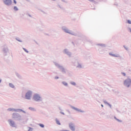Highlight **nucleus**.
<instances>
[{"mask_svg":"<svg viewBox=\"0 0 131 131\" xmlns=\"http://www.w3.org/2000/svg\"><path fill=\"white\" fill-rule=\"evenodd\" d=\"M1 82H2V80L1 79H0V83H1Z\"/></svg>","mask_w":131,"mask_h":131,"instance_id":"obj_30","label":"nucleus"},{"mask_svg":"<svg viewBox=\"0 0 131 131\" xmlns=\"http://www.w3.org/2000/svg\"><path fill=\"white\" fill-rule=\"evenodd\" d=\"M39 125L41 127H45V125H43V124H39Z\"/></svg>","mask_w":131,"mask_h":131,"instance_id":"obj_21","label":"nucleus"},{"mask_svg":"<svg viewBox=\"0 0 131 131\" xmlns=\"http://www.w3.org/2000/svg\"><path fill=\"white\" fill-rule=\"evenodd\" d=\"M56 122L57 124H58V125H61L60 121H59V120H58V119H56Z\"/></svg>","mask_w":131,"mask_h":131,"instance_id":"obj_14","label":"nucleus"},{"mask_svg":"<svg viewBox=\"0 0 131 131\" xmlns=\"http://www.w3.org/2000/svg\"><path fill=\"white\" fill-rule=\"evenodd\" d=\"M3 2L5 5H7V6H9V5H11L12 4V1L11 0H3Z\"/></svg>","mask_w":131,"mask_h":131,"instance_id":"obj_6","label":"nucleus"},{"mask_svg":"<svg viewBox=\"0 0 131 131\" xmlns=\"http://www.w3.org/2000/svg\"><path fill=\"white\" fill-rule=\"evenodd\" d=\"M71 84H73V85H75V82H72Z\"/></svg>","mask_w":131,"mask_h":131,"instance_id":"obj_25","label":"nucleus"},{"mask_svg":"<svg viewBox=\"0 0 131 131\" xmlns=\"http://www.w3.org/2000/svg\"><path fill=\"white\" fill-rule=\"evenodd\" d=\"M121 74L123 76H126V74H125V73L122 72L121 73Z\"/></svg>","mask_w":131,"mask_h":131,"instance_id":"obj_18","label":"nucleus"},{"mask_svg":"<svg viewBox=\"0 0 131 131\" xmlns=\"http://www.w3.org/2000/svg\"><path fill=\"white\" fill-rule=\"evenodd\" d=\"M13 115L14 116H16V114L14 113V114H13Z\"/></svg>","mask_w":131,"mask_h":131,"instance_id":"obj_29","label":"nucleus"},{"mask_svg":"<svg viewBox=\"0 0 131 131\" xmlns=\"http://www.w3.org/2000/svg\"><path fill=\"white\" fill-rule=\"evenodd\" d=\"M14 10H15V11H18V8H17V7L15 6L14 7Z\"/></svg>","mask_w":131,"mask_h":131,"instance_id":"obj_22","label":"nucleus"},{"mask_svg":"<svg viewBox=\"0 0 131 131\" xmlns=\"http://www.w3.org/2000/svg\"><path fill=\"white\" fill-rule=\"evenodd\" d=\"M13 2L14 4H17V2H16V0H13Z\"/></svg>","mask_w":131,"mask_h":131,"instance_id":"obj_26","label":"nucleus"},{"mask_svg":"<svg viewBox=\"0 0 131 131\" xmlns=\"http://www.w3.org/2000/svg\"><path fill=\"white\" fill-rule=\"evenodd\" d=\"M8 111H14V112H16L17 111V110L15 108H8Z\"/></svg>","mask_w":131,"mask_h":131,"instance_id":"obj_9","label":"nucleus"},{"mask_svg":"<svg viewBox=\"0 0 131 131\" xmlns=\"http://www.w3.org/2000/svg\"><path fill=\"white\" fill-rule=\"evenodd\" d=\"M123 48L125 49V50H126V51H128V47L123 46Z\"/></svg>","mask_w":131,"mask_h":131,"instance_id":"obj_15","label":"nucleus"},{"mask_svg":"<svg viewBox=\"0 0 131 131\" xmlns=\"http://www.w3.org/2000/svg\"><path fill=\"white\" fill-rule=\"evenodd\" d=\"M103 103L104 104H105V105H107L108 106H109V107H110V108H112V105L110 103H108V102H107V101L104 100Z\"/></svg>","mask_w":131,"mask_h":131,"instance_id":"obj_8","label":"nucleus"},{"mask_svg":"<svg viewBox=\"0 0 131 131\" xmlns=\"http://www.w3.org/2000/svg\"><path fill=\"white\" fill-rule=\"evenodd\" d=\"M123 84L125 88L129 89V88L131 86V78L128 77L127 78L124 80Z\"/></svg>","mask_w":131,"mask_h":131,"instance_id":"obj_1","label":"nucleus"},{"mask_svg":"<svg viewBox=\"0 0 131 131\" xmlns=\"http://www.w3.org/2000/svg\"><path fill=\"white\" fill-rule=\"evenodd\" d=\"M69 127L71 130L72 131L75 130V126H74V124H73V123H70L69 124Z\"/></svg>","mask_w":131,"mask_h":131,"instance_id":"obj_5","label":"nucleus"},{"mask_svg":"<svg viewBox=\"0 0 131 131\" xmlns=\"http://www.w3.org/2000/svg\"><path fill=\"white\" fill-rule=\"evenodd\" d=\"M64 31L66 32L67 33H70V34H71V33H70V31H69V30L67 29H64Z\"/></svg>","mask_w":131,"mask_h":131,"instance_id":"obj_12","label":"nucleus"},{"mask_svg":"<svg viewBox=\"0 0 131 131\" xmlns=\"http://www.w3.org/2000/svg\"><path fill=\"white\" fill-rule=\"evenodd\" d=\"M127 23H128V24H131V20L129 19L127 20Z\"/></svg>","mask_w":131,"mask_h":131,"instance_id":"obj_17","label":"nucleus"},{"mask_svg":"<svg viewBox=\"0 0 131 131\" xmlns=\"http://www.w3.org/2000/svg\"><path fill=\"white\" fill-rule=\"evenodd\" d=\"M33 99L34 101H39V100H40V96H39V95L38 94H35L34 96Z\"/></svg>","mask_w":131,"mask_h":131,"instance_id":"obj_4","label":"nucleus"},{"mask_svg":"<svg viewBox=\"0 0 131 131\" xmlns=\"http://www.w3.org/2000/svg\"><path fill=\"white\" fill-rule=\"evenodd\" d=\"M9 123L11 126L15 127V123L14 122V121H12V120H9Z\"/></svg>","mask_w":131,"mask_h":131,"instance_id":"obj_7","label":"nucleus"},{"mask_svg":"<svg viewBox=\"0 0 131 131\" xmlns=\"http://www.w3.org/2000/svg\"><path fill=\"white\" fill-rule=\"evenodd\" d=\"M53 1H55V0H53Z\"/></svg>","mask_w":131,"mask_h":131,"instance_id":"obj_31","label":"nucleus"},{"mask_svg":"<svg viewBox=\"0 0 131 131\" xmlns=\"http://www.w3.org/2000/svg\"><path fill=\"white\" fill-rule=\"evenodd\" d=\"M97 46H99L100 47H102L103 48H105V47H106V45H105V44H102V43L97 44Z\"/></svg>","mask_w":131,"mask_h":131,"instance_id":"obj_10","label":"nucleus"},{"mask_svg":"<svg viewBox=\"0 0 131 131\" xmlns=\"http://www.w3.org/2000/svg\"><path fill=\"white\" fill-rule=\"evenodd\" d=\"M103 53H104V50L99 51V54H103Z\"/></svg>","mask_w":131,"mask_h":131,"instance_id":"obj_19","label":"nucleus"},{"mask_svg":"<svg viewBox=\"0 0 131 131\" xmlns=\"http://www.w3.org/2000/svg\"><path fill=\"white\" fill-rule=\"evenodd\" d=\"M114 119H115V120L118 121V122H122V120L117 119V118H116V117H114Z\"/></svg>","mask_w":131,"mask_h":131,"instance_id":"obj_11","label":"nucleus"},{"mask_svg":"<svg viewBox=\"0 0 131 131\" xmlns=\"http://www.w3.org/2000/svg\"><path fill=\"white\" fill-rule=\"evenodd\" d=\"M31 95H32V92L31 91H28L26 94V99H27V100H30V97H31Z\"/></svg>","mask_w":131,"mask_h":131,"instance_id":"obj_2","label":"nucleus"},{"mask_svg":"<svg viewBox=\"0 0 131 131\" xmlns=\"http://www.w3.org/2000/svg\"><path fill=\"white\" fill-rule=\"evenodd\" d=\"M72 108H73L74 110H76V111H78V112H81L79 109H78L76 107L72 106Z\"/></svg>","mask_w":131,"mask_h":131,"instance_id":"obj_13","label":"nucleus"},{"mask_svg":"<svg viewBox=\"0 0 131 131\" xmlns=\"http://www.w3.org/2000/svg\"><path fill=\"white\" fill-rule=\"evenodd\" d=\"M23 50L26 52V53H28V51H27V50H26V49L25 48H23Z\"/></svg>","mask_w":131,"mask_h":131,"instance_id":"obj_24","label":"nucleus"},{"mask_svg":"<svg viewBox=\"0 0 131 131\" xmlns=\"http://www.w3.org/2000/svg\"><path fill=\"white\" fill-rule=\"evenodd\" d=\"M29 109H30V110H32V111H34V108L33 107H29Z\"/></svg>","mask_w":131,"mask_h":131,"instance_id":"obj_20","label":"nucleus"},{"mask_svg":"<svg viewBox=\"0 0 131 131\" xmlns=\"http://www.w3.org/2000/svg\"><path fill=\"white\" fill-rule=\"evenodd\" d=\"M101 106L102 108L104 107V105L103 104H101Z\"/></svg>","mask_w":131,"mask_h":131,"instance_id":"obj_28","label":"nucleus"},{"mask_svg":"<svg viewBox=\"0 0 131 131\" xmlns=\"http://www.w3.org/2000/svg\"><path fill=\"white\" fill-rule=\"evenodd\" d=\"M9 85L11 88H14V84H12V83H10Z\"/></svg>","mask_w":131,"mask_h":131,"instance_id":"obj_16","label":"nucleus"},{"mask_svg":"<svg viewBox=\"0 0 131 131\" xmlns=\"http://www.w3.org/2000/svg\"><path fill=\"white\" fill-rule=\"evenodd\" d=\"M89 2H94V0H89Z\"/></svg>","mask_w":131,"mask_h":131,"instance_id":"obj_27","label":"nucleus"},{"mask_svg":"<svg viewBox=\"0 0 131 131\" xmlns=\"http://www.w3.org/2000/svg\"><path fill=\"white\" fill-rule=\"evenodd\" d=\"M109 55L112 57H115V58H121V55L119 54H113V53H110Z\"/></svg>","mask_w":131,"mask_h":131,"instance_id":"obj_3","label":"nucleus"},{"mask_svg":"<svg viewBox=\"0 0 131 131\" xmlns=\"http://www.w3.org/2000/svg\"><path fill=\"white\" fill-rule=\"evenodd\" d=\"M62 83L63 84H64V85H68L67 83H66V82H63Z\"/></svg>","mask_w":131,"mask_h":131,"instance_id":"obj_23","label":"nucleus"}]
</instances>
